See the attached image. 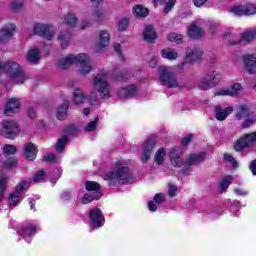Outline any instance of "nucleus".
I'll return each mask as SVG.
<instances>
[{"instance_id": "f257e3e1", "label": "nucleus", "mask_w": 256, "mask_h": 256, "mask_svg": "<svg viewBox=\"0 0 256 256\" xmlns=\"http://www.w3.org/2000/svg\"><path fill=\"white\" fill-rule=\"evenodd\" d=\"M103 180L107 181L108 186L112 189L117 187V183L120 185H128L133 183V173L127 166L118 167L116 171H110L103 176Z\"/></svg>"}, {"instance_id": "f03ea898", "label": "nucleus", "mask_w": 256, "mask_h": 256, "mask_svg": "<svg viewBox=\"0 0 256 256\" xmlns=\"http://www.w3.org/2000/svg\"><path fill=\"white\" fill-rule=\"evenodd\" d=\"M73 63L80 64V75H88L93 69L91 60L87 54H78L77 56L69 54L67 57L58 60L57 66L61 67V69H67Z\"/></svg>"}, {"instance_id": "7ed1b4c3", "label": "nucleus", "mask_w": 256, "mask_h": 256, "mask_svg": "<svg viewBox=\"0 0 256 256\" xmlns=\"http://www.w3.org/2000/svg\"><path fill=\"white\" fill-rule=\"evenodd\" d=\"M158 73L161 85H163L164 87H168V89H176L177 87L179 89H193L192 86L179 85V82L177 81V76H175V73H173V71H171V68L167 66H159Z\"/></svg>"}, {"instance_id": "20e7f679", "label": "nucleus", "mask_w": 256, "mask_h": 256, "mask_svg": "<svg viewBox=\"0 0 256 256\" xmlns=\"http://www.w3.org/2000/svg\"><path fill=\"white\" fill-rule=\"evenodd\" d=\"M4 73L9 75L10 79H16L17 83H25L27 77L23 71V67L15 61H7L3 63Z\"/></svg>"}, {"instance_id": "39448f33", "label": "nucleus", "mask_w": 256, "mask_h": 256, "mask_svg": "<svg viewBox=\"0 0 256 256\" xmlns=\"http://www.w3.org/2000/svg\"><path fill=\"white\" fill-rule=\"evenodd\" d=\"M0 135L5 139H15L19 135V124L15 120H3L1 122Z\"/></svg>"}, {"instance_id": "423d86ee", "label": "nucleus", "mask_w": 256, "mask_h": 256, "mask_svg": "<svg viewBox=\"0 0 256 256\" xmlns=\"http://www.w3.org/2000/svg\"><path fill=\"white\" fill-rule=\"evenodd\" d=\"M219 81H221V78L219 77V73H217L216 71H212L200 79L198 83V88H200L201 91H207L208 89H215Z\"/></svg>"}, {"instance_id": "0eeeda50", "label": "nucleus", "mask_w": 256, "mask_h": 256, "mask_svg": "<svg viewBox=\"0 0 256 256\" xmlns=\"http://www.w3.org/2000/svg\"><path fill=\"white\" fill-rule=\"evenodd\" d=\"M237 121H241V119H246L242 123L243 129H248V127H253L255 123V112L249 110V108L245 105L240 106L238 112L235 115Z\"/></svg>"}, {"instance_id": "6e6552de", "label": "nucleus", "mask_w": 256, "mask_h": 256, "mask_svg": "<svg viewBox=\"0 0 256 256\" xmlns=\"http://www.w3.org/2000/svg\"><path fill=\"white\" fill-rule=\"evenodd\" d=\"M253 145H256V131L244 134L242 137H240L233 145L234 151L237 153H241L244 149H247V147H251Z\"/></svg>"}, {"instance_id": "1a4fd4ad", "label": "nucleus", "mask_w": 256, "mask_h": 256, "mask_svg": "<svg viewBox=\"0 0 256 256\" xmlns=\"http://www.w3.org/2000/svg\"><path fill=\"white\" fill-rule=\"evenodd\" d=\"M205 157H206L205 152H200L198 154H195V153L189 154L186 160V167L182 168L180 173H182L183 175H187V173L191 171V166L200 165V163H203L205 161Z\"/></svg>"}, {"instance_id": "9d476101", "label": "nucleus", "mask_w": 256, "mask_h": 256, "mask_svg": "<svg viewBox=\"0 0 256 256\" xmlns=\"http://www.w3.org/2000/svg\"><path fill=\"white\" fill-rule=\"evenodd\" d=\"M33 31L35 35H39V37H43L47 39V41H51V39H53V33H55L53 25L41 23L34 24Z\"/></svg>"}, {"instance_id": "9b49d317", "label": "nucleus", "mask_w": 256, "mask_h": 256, "mask_svg": "<svg viewBox=\"0 0 256 256\" xmlns=\"http://www.w3.org/2000/svg\"><path fill=\"white\" fill-rule=\"evenodd\" d=\"M89 217L94 229H99L105 225V215H103V211H101L99 207L92 208Z\"/></svg>"}, {"instance_id": "f8f14e48", "label": "nucleus", "mask_w": 256, "mask_h": 256, "mask_svg": "<svg viewBox=\"0 0 256 256\" xmlns=\"http://www.w3.org/2000/svg\"><path fill=\"white\" fill-rule=\"evenodd\" d=\"M94 87L100 93V97H102V99H109L111 97V93L109 92V83L107 80L99 77V75L94 77Z\"/></svg>"}, {"instance_id": "ddd939ff", "label": "nucleus", "mask_w": 256, "mask_h": 256, "mask_svg": "<svg viewBox=\"0 0 256 256\" xmlns=\"http://www.w3.org/2000/svg\"><path fill=\"white\" fill-rule=\"evenodd\" d=\"M231 11L238 17H243V15L249 17V15H255L256 6L251 3H246L244 5H234L231 8Z\"/></svg>"}, {"instance_id": "4468645a", "label": "nucleus", "mask_w": 256, "mask_h": 256, "mask_svg": "<svg viewBox=\"0 0 256 256\" xmlns=\"http://www.w3.org/2000/svg\"><path fill=\"white\" fill-rule=\"evenodd\" d=\"M19 109H21V100L15 97L10 98L5 104L4 115H6V117H11V115L19 113Z\"/></svg>"}, {"instance_id": "2eb2a0df", "label": "nucleus", "mask_w": 256, "mask_h": 256, "mask_svg": "<svg viewBox=\"0 0 256 256\" xmlns=\"http://www.w3.org/2000/svg\"><path fill=\"white\" fill-rule=\"evenodd\" d=\"M168 155L172 167H177L178 169H181V167L185 165V161L182 158L181 150L177 148H172Z\"/></svg>"}, {"instance_id": "dca6fc26", "label": "nucleus", "mask_w": 256, "mask_h": 256, "mask_svg": "<svg viewBox=\"0 0 256 256\" xmlns=\"http://www.w3.org/2000/svg\"><path fill=\"white\" fill-rule=\"evenodd\" d=\"M155 139H148L144 142L143 152H142V163H147L151 159L153 149H155Z\"/></svg>"}, {"instance_id": "f3484780", "label": "nucleus", "mask_w": 256, "mask_h": 256, "mask_svg": "<svg viewBox=\"0 0 256 256\" xmlns=\"http://www.w3.org/2000/svg\"><path fill=\"white\" fill-rule=\"evenodd\" d=\"M187 51H190L186 54V57L184 59V63H187L188 65H193L194 63H197V61H201V57H203V51L199 48L189 49L187 48Z\"/></svg>"}, {"instance_id": "a211bd4d", "label": "nucleus", "mask_w": 256, "mask_h": 256, "mask_svg": "<svg viewBox=\"0 0 256 256\" xmlns=\"http://www.w3.org/2000/svg\"><path fill=\"white\" fill-rule=\"evenodd\" d=\"M240 91H243V86L241 85V83L236 82L228 89H222V90L217 91L216 95H218V96L227 95L228 97H237V95H239Z\"/></svg>"}, {"instance_id": "6ab92c4d", "label": "nucleus", "mask_w": 256, "mask_h": 256, "mask_svg": "<svg viewBox=\"0 0 256 256\" xmlns=\"http://www.w3.org/2000/svg\"><path fill=\"white\" fill-rule=\"evenodd\" d=\"M244 67L249 75H256V58L253 54H246L243 57Z\"/></svg>"}, {"instance_id": "aec40b11", "label": "nucleus", "mask_w": 256, "mask_h": 256, "mask_svg": "<svg viewBox=\"0 0 256 256\" xmlns=\"http://www.w3.org/2000/svg\"><path fill=\"white\" fill-rule=\"evenodd\" d=\"M15 24H9L8 26H4L1 30L0 43H7L10 39L13 38L15 33Z\"/></svg>"}, {"instance_id": "412c9836", "label": "nucleus", "mask_w": 256, "mask_h": 256, "mask_svg": "<svg viewBox=\"0 0 256 256\" xmlns=\"http://www.w3.org/2000/svg\"><path fill=\"white\" fill-rule=\"evenodd\" d=\"M24 155L27 161H35L37 159V146L33 143H26L24 145Z\"/></svg>"}, {"instance_id": "4be33fe9", "label": "nucleus", "mask_w": 256, "mask_h": 256, "mask_svg": "<svg viewBox=\"0 0 256 256\" xmlns=\"http://www.w3.org/2000/svg\"><path fill=\"white\" fill-rule=\"evenodd\" d=\"M112 75L115 81L124 82L127 79H131V71L129 69L119 70V68L115 67L112 71Z\"/></svg>"}, {"instance_id": "5701e85b", "label": "nucleus", "mask_w": 256, "mask_h": 256, "mask_svg": "<svg viewBox=\"0 0 256 256\" xmlns=\"http://www.w3.org/2000/svg\"><path fill=\"white\" fill-rule=\"evenodd\" d=\"M137 94V87L135 85H129L118 90V96L120 99H129Z\"/></svg>"}, {"instance_id": "b1692460", "label": "nucleus", "mask_w": 256, "mask_h": 256, "mask_svg": "<svg viewBox=\"0 0 256 256\" xmlns=\"http://www.w3.org/2000/svg\"><path fill=\"white\" fill-rule=\"evenodd\" d=\"M143 39L146 41V43L153 44L155 43V40L157 39V32L155 29H153V26L146 25L144 32H143Z\"/></svg>"}, {"instance_id": "393cba45", "label": "nucleus", "mask_w": 256, "mask_h": 256, "mask_svg": "<svg viewBox=\"0 0 256 256\" xmlns=\"http://www.w3.org/2000/svg\"><path fill=\"white\" fill-rule=\"evenodd\" d=\"M37 233V226L30 225V226H22L18 230V235L22 237V239H27L29 237H33Z\"/></svg>"}, {"instance_id": "a878e982", "label": "nucleus", "mask_w": 256, "mask_h": 256, "mask_svg": "<svg viewBox=\"0 0 256 256\" xmlns=\"http://www.w3.org/2000/svg\"><path fill=\"white\" fill-rule=\"evenodd\" d=\"M26 59L31 65H37L41 59V51H39V48L30 49L27 52Z\"/></svg>"}, {"instance_id": "bb28decb", "label": "nucleus", "mask_w": 256, "mask_h": 256, "mask_svg": "<svg viewBox=\"0 0 256 256\" xmlns=\"http://www.w3.org/2000/svg\"><path fill=\"white\" fill-rule=\"evenodd\" d=\"M187 33L190 39H201L203 37V28L197 26L196 24H191Z\"/></svg>"}, {"instance_id": "cd10ccee", "label": "nucleus", "mask_w": 256, "mask_h": 256, "mask_svg": "<svg viewBox=\"0 0 256 256\" xmlns=\"http://www.w3.org/2000/svg\"><path fill=\"white\" fill-rule=\"evenodd\" d=\"M69 111V101L64 100L61 106L58 107L56 117L58 121L67 119V112Z\"/></svg>"}, {"instance_id": "c85d7f7f", "label": "nucleus", "mask_w": 256, "mask_h": 256, "mask_svg": "<svg viewBox=\"0 0 256 256\" xmlns=\"http://www.w3.org/2000/svg\"><path fill=\"white\" fill-rule=\"evenodd\" d=\"M215 117L218 121H225V119H227V117H229V115H231V113H233V108L231 107H227L224 110H221V106H216L215 107Z\"/></svg>"}, {"instance_id": "c756f323", "label": "nucleus", "mask_w": 256, "mask_h": 256, "mask_svg": "<svg viewBox=\"0 0 256 256\" xmlns=\"http://www.w3.org/2000/svg\"><path fill=\"white\" fill-rule=\"evenodd\" d=\"M58 41L60 42L62 49H67L69 47V41H71V32L62 31L58 34Z\"/></svg>"}, {"instance_id": "7c9ffc66", "label": "nucleus", "mask_w": 256, "mask_h": 256, "mask_svg": "<svg viewBox=\"0 0 256 256\" xmlns=\"http://www.w3.org/2000/svg\"><path fill=\"white\" fill-rule=\"evenodd\" d=\"M133 13L137 19H145L149 15V9L145 8L143 5H135L133 7Z\"/></svg>"}, {"instance_id": "2f4dec72", "label": "nucleus", "mask_w": 256, "mask_h": 256, "mask_svg": "<svg viewBox=\"0 0 256 256\" xmlns=\"http://www.w3.org/2000/svg\"><path fill=\"white\" fill-rule=\"evenodd\" d=\"M100 41L98 43V48L99 49H105V47H108L109 41H111V35L109 32L102 30L100 32Z\"/></svg>"}, {"instance_id": "473e14b6", "label": "nucleus", "mask_w": 256, "mask_h": 256, "mask_svg": "<svg viewBox=\"0 0 256 256\" xmlns=\"http://www.w3.org/2000/svg\"><path fill=\"white\" fill-rule=\"evenodd\" d=\"M103 196L101 192H93L92 194H84L82 197V205H87V203H91L92 201H99V198Z\"/></svg>"}, {"instance_id": "72a5a7b5", "label": "nucleus", "mask_w": 256, "mask_h": 256, "mask_svg": "<svg viewBox=\"0 0 256 256\" xmlns=\"http://www.w3.org/2000/svg\"><path fill=\"white\" fill-rule=\"evenodd\" d=\"M67 143H69V136L64 135L58 139L55 149L58 153H63L65 151V147H67Z\"/></svg>"}, {"instance_id": "f704fd0d", "label": "nucleus", "mask_w": 256, "mask_h": 256, "mask_svg": "<svg viewBox=\"0 0 256 256\" xmlns=\"http://www.w3.org/2000/svg\"><path fill=\"white\" fill-rule=\"evenodd\" d=\"M87 96L85 95V93H83V91H81V89L76 88L74 90L73 93V103L75 105H81V103H83V100L86 99Z\"/></svg>"}, {"instance_id": "c9c22d12", "label": "nucleus", "mask_w": 256, "mask_h": 256, "mask_svg": "<svg viewBox=\"0 0 256 256\" xmlns=\"http://www.w3.org/2000/svg\"><path fill=\"white\" fill-rule=\"evenodd\" d=\"M161 56L163 57V59H168L169 61H175V59L179 57V54L171 50V48H167V49L161 50Z\"/></svg>"}, {"instance_id": "e433bc0d", "label": "nucleus", "mask_w": 256, "mask_h": 256, "mask_svg": "<svg viewBox=\"0 0 256 256\" xmlns=\"http://www.w3.org/2000/svg\"><path fill=\"white\" fill-rule=\"evenodd\" d=\"M85 189L86 191H96V193H101V184L96 181H86Z\"/></svg>"}, {"instance_id": "4c0bfd02", "label": "nucleus", "mask_w": 256, "mask_h": 256, "mask_svg": "<svg viewBox=\"0 0 256 256\" xmlns=\"http://www.w3.org/2000/svg\"><path fill=\"white\" fill-rule=\"evenodd\" d=\"M167 39L172 43H177V45L183 44V34H177L175 32H171L168 34Z\"/></svg>"}, {"instance_id": "58836bf2", "label": "nucleus", "mask_w": 256, "mask_h": 256, "mask_svg": "<svg viewBox=\"0 0 256 256\" xmlns=\"http://www.w3.org/2000/svg\"><path fill=\"white\" fill-rule=\"evenodd\" d=\"M19 201H21V195L17 194V192L11 193L8 197L10 207H17V205H19Z\"/></svg>"}, {"instance_id": "ea45409f", "label": "nucleus", "mask_w": 256, "mask_h": 256, "mask_svg": "<svg viewBox=\"0 0 256 256\" xmlns=\"http://www.w3.org/2000/svg\"><path fill=\"white\" fill-rule=\"evenodd\" d=\"M1 165L4 169H13L17 165V158L9 157L6 160H2Z\"/></svg>"}, {"instance_id": "a19ab883", "label": "nucleus", "mask_w": 256, "mask_h": 256, "mask_svg": "<svg viewBox=\"0 0 256 256\" xmlns=\"http://www.w3.org/2000/svg\"><path fill=\"white\" fill-rule=\"evenodd\" d=\"M255 37H256V30H249L242 33L241 40L246 41L247 43H251V41H253Z\"/></svg>"}, {"instance_id": "79ce46f5", "label": "nucleus", "mask_w": 256, "mask_h": 256, "mask_svg": "<svg viewBox=\"0 0 256 256\" xmlns=\"http://www.w3.org/2000/svg\"><path fill=\"white\" fill-rule=\"evenodd\" d=\"M223 160L226 161V163H231L232 169H237V167H239V162H237L235 157L229 153H224Z\"/></svg>"}, {"instance_id": "37998d69", "label": "nucleus", "mask_w": 256, "mask_h": 256, "mask_svg": "<svg viewBox=\"0 0 256 256\" xmlns=\"http://www.w3.org/2000/svg\"><path fill=\"white\" fill-rule=\"evenodd\" d=\"M231 181H233V177L231 175H227L223 178L219 185L221 191H227V189H229V185H231Z\"/></svg>"}, {"instance_id": "c03bdc74", "label": "nucleus", "mask_w": 256, "mask_h": 256, "mask_svg": "<svg viewBox=\"0 0 256 256\" xmlns=\"http://www.w3.org/2000/svg\"><path fill=\"white\" fill-rule=\"evenodd\" d=\"M165 155H167V153H165V148H159L155 157V161L158 165H163Z\"/></svg>"}, {"instance_id": "a18cd8bd", "label": "nucleus", "mask_w": 256, "mask_h": 256, "mask_svg": "<svg viewBox=\"0 0 256 256\" xmlns=\"http://www.w3.org/2000/svg\"><path fill=\"white\" fill-rule=\"evenodd\" d=\"M30 186H31V183L27 181H22L16 185L15 193H17L18 195H21V193H23V191H25V189L29 188Z\"/></svg>"}, {"instance_id": "49530a36", "label": "nucleus", "mask_w": 256, "mask_h": 256, "mask_svg": "<svg viewBox=\"0 0 256 256\" xmlns=\"http://www.w3.org/2000/svg\"><path fill=\"white\" fill-rule=\"evenodd\" d=\"M5 191H7V178H0V203L5 197Z\"/></svg>"}, {"instance_id": "de8ad7c7", "label": "nucleus", "mask_w": 256, "mask_h": 256, "mask_svg": "<svg viewBox=\"0 0 256 256\" xmlns=\"http://www.w3.org/2000/svg\"><path fill=\"white\" fill-rule=\"evenodd\" d=\"M65 21L66 24L69 25V27H76L78 19L77 16H75V14L69 13L65 16Z\"/></svg>"}, {"instance_id": "09e8293b", "label": "nucleus", "mask_w": 256, "mask_h": 256, "mask_svg": "<svg viewBox=\"0 0 256 256\" xmlns=\"http://www.w3.org/2000/svg\"><path fill=\"white\" fill-rule=\"evenodd\" d=\"M99 123V117H96L93 121L89 122L85 128L87 133H93L97 129V124Z\"/></svg>"}, {"instance_id": "8fccbe9b", "label": "nucleus", "mask_w": 256, "mask_h": 256, "mask_svg": "<svg viewBox=\"0 0 256 256\" xmlns=\"http://www.w3.org/2000/svg\"><path fill=\"white\" fill-rule=\"evenodd\" d=\"M4 155H15L17 153V147L11 144H6L3 148Z\"/></svg>"}, {"instance_id": "3c124183", "label": "nucleus", "mask_w": 256, "mask_h": 256, "mask_svg": "<svg viewBox=\"0 0 256 256\" xmlns=\"http://www.w3.org/2000/svg\"><path fill=\"white\" fill-rule=\"evenodd\" d=\"M127 27H129V18H122L118 22V31H126Z\"/></svg>"}, {"instance_id": "603ef678", "label": "nucleus", "mask_w": 256, "mask_h": 256, "mask_svg": "<svg viewBox=\"0 0 256 256\" xmlns=\"http://www.w3.org/2000/svg\"><path fill=\"white\" fill-rule=\"evenodd\" d=\"M63 133L66 135H75V133H77V126L75 124H70L64 128Z\"/></svg>"}, {"instance_id": "864d4df0", "label": "nucleus", "mask_w": 256, "mask_h": 256, "mask_svg": "<svg viewBox=\"0 0 256 256\" xmlns=\"http://www.w3.org/2000/svg\"><path fill=\"white\" fill-rule=\"evenodd\" d=\"M175 3H177V0H168L164 6L165 15H167L173 9V7H175Z\"/></svg>"}, {"instance_id": "5fc2aeb1", "label": "nucleus", "mask_w": 256, "mask_h": 256, "mask_svg": "<svg viewBox=\"0 0 256 256\" xmlns=\"http://www.w3.org/2000/svg\"><path fill=\"white\" fill-rule=\"evenodd\" d=\"M42 161H44V163H55V161H57V155L54 153L48 154L42 158Z\"/></svg>"}, {"instance_id": "6e6d98bb", "label": "nucleus", "mask_w": 256, "mask_h": 256, "mask_svg": "<svg viewBox=\"0 0 256 256\" xmlns=\"http://www.w3.org/2000/svg\"><path fill=\"white\" fill-rule=\"evenodd\" d=\"M44 177H45V170L37 171L34 174L33 181H34V183H39V181H41V179H43Z\"/></svg>"}, {"instance_id": "4d7b16f0", "label": "nucleus", "mask_w": 256, "mask_h": 256, "mask_svg": "<svg viewBox=\"0 0 256 256\" xmlns=\"http://www.w3.org/2000/svg\"><path fill=\"white\" fill-rule=\"evenodd\" d=\"M154 201L157 205H161V203H165V195L163 193H157L154 196Z\"/></svg>"}, {"instance_id": "13d9d810", "label": "nucleus", "mask_w": 256, "mask_h": 256, "mask_svg": "<svg viewBox=\"0 0 256 256\" xmlns=\"http://www.w3.org/2000/svg\"><path fill=\"white\" fill-rule=\"evenodd\" d=\"M168 195L169 197H175L177 195V186L168 184Z\"/></svg>"}, {"instance_id": "bf43d9fd", "label": "nucleus", "mask_w": 256, "mask_h": 256, "mask_svg": "<svg viewBox=\"0 0 256 256\" xmlns=\"http://www.w3.org/2000/svg\"><path fill=\"white\" fill-rule=\"evenodd\" d=\"M92 15H93L95 21H101L103 19V17H105V12H103L101 10H96L93 12Z\"/></svg>"}, {"instance_id": "052dcab7", "label": "nucleus", "mask_w": 256, "mask_h": 256, "mask_svg": "<svg viewBox=\"0 0 256 256\" xmlns=\"http://www.w3.org/2000/svg\"><path fill=\"white\" fill-rule=\"evenodd\" d=\"M193 134H188L187 136H185L184 138H182V146L183 147H187V145L189 143H191L192 139H193Z\"/></svg>"}, {"instance_id": "680f3d73", "label": "nucleus", "mask_w": 256, "mask_h": 256, "mask_svg": "<svg viewBox=\"0 0 256 256\" xmlns=\"http://www.w3.org/2000/svg\"><path fill=\"white\" fill-rule=\"evenodd\" d=\"M11 7L13 11H21L23 9V2H12Z\"/></svg>"}, {"instance_id": "e2e57ef3", "label": "nucleus", "mask_w": 256, "mask_h": 256, "mask_svg": "<svg viewBox=\"0 0 256 256\" xmlns=\"http://www.w3.org/2000/svg\"><path fill=\"white\" fill-rule=\"evenodd\" d=\"M148 209H149V211H151L152 213H155V211H157V204H155L154 201H149V202H148Z\"/></svg>"}, {"instance_id": "0e129e2a", "label": "nucleus", "mask_w": 256, "mask_h": 256, "mask_svg": "<svg viewBox=\"0 0 256 256\" xmlns=\"http://www.w3.org/2000/svg\"><path fill=\"white\" fill-rule=\"evenodd\" d=\"M252 175H256V159H254L249 166Z\"/></svg>"}, {"instance_id": "69168bd1", "label": "nucleus", "mask_w": 256, "mask_h": 256, "mask_svg": "<svg viewBox=\"0 0 256 256\" xmlns=\"http://www.w3.org/2000/svg\"><path fill=\"white\" fill-rule=\"evenodd\" d=\"M207 0H193L195 7H203Z\"/></svg>"}, {"instance_id": "338daca9", "label": "nucleus", "mask_w": 256, "mask_h": 256, "mask_svg": "<svg viewBox=\"0 0 256 256\" xmlns=\"http://www.w3.org/2000/svg\"><path fill=\"white\" fill-rule=\"evenodd\" d=\"M28 117L30 119H35V109H33V107L28 108Z\"/></svg>"}, {"instance_id": "774afa93", "label": "nucleus", "mask_w": 256, "mask_h": 256, "mask_svg": "<svg viewBox=\"0 0 256 256\" xmlns=\"http://www.w3.org/2000/svg\"><path fill=\"white\" fill-rule=\"evenodd\" d=\"M114 51L117 53V55L121 54V44L116 43L114 44Z\"/></svg>"}]
</instances>
